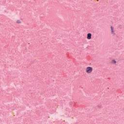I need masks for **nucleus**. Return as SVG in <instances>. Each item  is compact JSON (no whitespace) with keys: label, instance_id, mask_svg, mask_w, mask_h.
Wrapping results in <instances>:
<instances>
[{"label":"nucleus","instance_id":"f257e3e1","mask_svg":"<svg viewBox=\"0 0 124 124\" xmlns=\"http://www.w3.org/2000/svg\"><path fill=\"white\" fill-rule=\"evenodd\" d=\"M93 71V68L92 67L88 66L85 69V72L87 74H92Z\"/></svg>","mask_w":124,"mask_h":124},{"label":"nucleus","instance_id":"39448f33","mask_svg":"<svg viewBox=\"0 0 124 124\" xmlns=\"http://www.w3.org/2000/svg\"><path fill=\"white\" fill-rule=\"evenodd\" d=\"M16 24H22V21L20 19H17L16 21Z\"/></svg>","mask_w":124,"mask_h":124},{"label":"nucleus","instance_id":"20e7f679","mask_svg":"<svg viewBox=\"0 0 124 124\" xmlns=\"http://www.w3.org/2000/svg\"><path fill=\"white\" fill-rule=\"evenodd\" d=\"M111 63H112V64H116L117 63V61L115 60H111Z\"/></svg>","mask_w":124,"mask_h":124},{"label":"nucleus","instance_id":"7ed1b4c3","mask_svg":"<svg viewBox=\"0 0 124 124\" xmlns=\"http://www.w3.org/2000/svg\"><path fill=\"white\" fill-rule=\"evenodd\" d=\"M87 38L88 40H90L91 39H92V33H88L87 34Z\"/></svg>","mask_w":124,"mask_h":124},{"label":"nucleus","instance_id":"f03ea898","mask_svg":"<svg viewBox=\"0 0 124 124\" xmlns=\"http://www.w3.org/2000/svg\"><path fill=\"white\" fill-rule=\"evenodd\" d=\"M110 30H111V34H113V35H115L116 34V33L115 32V29L112 26L110 27Z\"/></svg>","mask_w":124,"mask_h":124}]
</instances>
